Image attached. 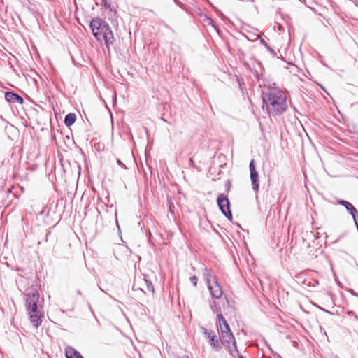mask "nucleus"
Segmentation results:
<instances>
[{"mask_svg": "<svg viewBox=\"0 0 358 358\" xmlns=\"http://www.w3.org/2000/svg\"><path fill=\"white\" fill-rule=\"evenodd\" d=\"M263 109L273 115H278L287 110L288 106L285 93L275 83L264 85L262 90Z\"/></svg>", "mask_w": 358, "mask_h": 358, "instance_id": "nucleus-1", "label": "nucleus"}, {"mask_svg": "<svg viewBox=\"0 0 358 358\" xmlns=\"http://www.w3.org/2000/svg\"><path fill=\"white\" fill-rule=\"evenodd\" d=\"M44 299L37 292H29L25 294L26 310L31 324L38 328L44 318Z\"/></svg>", "mask_w": 358, "mask_h": 358, "instance_id": "nucleus-2", "label": "nucleus"}, {"mask_svg": "<svg viewBox=\"0 0 358 358\" xmlns=\"http://www.w3.org/2000/svg\"><path fill=\"white\" fill-rule=\"evenodd\" d=\"M94 36L97 41H104L108 48L113 43L114 37L108 24L99 17L93 18L90 24Z\"/></svg>", "mask_w": 358, "mask_h": 358, "instance_id": "nucleus-3", "label": "nucleus"}, {"mask_svg": "<svg viewBox=\"0 0 358 358\" xmlns=\"http://www.w3.org/2000/svg\"><path fill=\"white\" fill-rule=\"evenodd\" d=\"M217 203L220 211L229 220H232V213L230 210V202L227 196L220 194L217 198Z\"/></svg>", "mask_w": 358, "mask_h": 358, "instance_id": "nucleus-4", "label": "nucleus"}, {"mask_svg": "<svg viewBox=\"0 0 358 358\" xmlns=\"http://www.w3.org/2000/svg\"><path fill=\"white\" fill-rule=\"evenodd\" d=\"M201 329L206 338L208 341L211 348L216 351L220 350L221 349L220 337H217L213 331L208 330L205 327H201Z\"/></svg>", "mask_w": 358, "mask_h": 358, "instance_id": "nucleus-5", "label": "nucleus"}, {"mask_svg": "<svg viewBox=\"0 0 358 358\" xmlns=\"http://www.w3.org/2000/svg\"><path fill=\"white\" fill-rule=\"evenodd\" d=\"M250 172V180L252 182V187L254 191L257 192L259 190V174L255 169V160L252 159L249 165Z\"/></svg>", "mask_w": 358, "mask_h": 358, "instance_id": "nucleus-6", "label": "nucleus"}, {"mask_svg": "<svg viewBox=\"0 0 358 358\" xmlns=\"http://www.w3.org/2000/svg\"><path fill=\"white\" fill-rule=\"evenodd\" d=\"M208 288L213 298L218 299L222 297L223 292L217 278H214V281L208 285Z\"/></svg>", "mask_w": 358, "mask_h": 358, "instance_id": "nucleus-7", "label": "nucleus"}, {"mask_svg": "<svg viewBox=\"0 0 358 358\" xmlns=\"http://www.w3.org/2000/svg\"><path fill=\"white\" fill-rule=\"evenodd\" d=\"M338 203L344 206L345 209L349 212V213L352 215L355 224H357V217L358 216V212L355 207L350 202L343 200L338 199L337 201Z\"/></svg>", "mask_w": 358, "mask_h": 358, "instance_id": "nucleus-8", "label": "nucleus"}, {"mask_svg": "<svg viewBox=\"0 0 358 358\" xmlns=\"http://www.w3.org/2000/svg\"><path fill=\"white\" fill-rule=\"evenodd\" d=\"M5 99L10 103H18L22 104L24 101L22 96L13 92H6L5 93Z\"/></svg>", "mask_w": 358, "mask_h": 358, "instance_id": "nucleus-9", "label": "nucleus"}, {"mask_svg": "<svg viewBox=\"0 0 358 358\" xmlns=\"http://www.w3.org/2000/svg\"><path fill=\"white\" fill-rule=\"evenodd\" d=\"M221 332H222V336L224 342L227 343L229 345L230 343H232L233 347L234 348V349L236 350H237L236 343L234 336L232 332L231 331V330L222 331Z\"/></svg>", "mask_w": 358, "mask_h": 358, "instance_id": "nucleus-10", "label": "nucleus"}, {"mask_svg": "<svg viewBox=\"0 0 358 358\" xmlns=\"http://www.w3.org/2000/svg\"><path fill=\"white\" fill-rule=\"evenodd\" d=\"M65 355L66 358H84L78 351L71 346L66 348Z\"/></svg>", "mask_w": 358, "mask_h": 358, "instance_id": "nucleus-11", "label": "nucleus"}, {"mask_svg": "<svg viewBox=\"0 0 358 358\" xmlns=\"http://www.w3.org/2000/svg\"><path fill=\"white\" fill-rule=\"evenodd\" d=\"M203 276L207 285L214 281V278H217L215 275H212L211 271L207 268H205L203 271Z\"/></svg>", "mask_w": 358, "mask_h": 358, "instance_id": "nucleus-12", "label": "nucleus"}, {"mask_svg": "<svg viewBox=\"0 0 358 358\" xmlns=\"http://www.w3.org/2000/svg\"><path fill=\"white\" fill-rule=\"evenodd\" d=\"M76 120V116L74 113H69L64 117V123L67 127L73 125Z\"/></svg>", "mask_w": 358, "mask_h": 358, "instance_id": "nucleus-13", "label": "nucleus"}, {"mask_svg": "<svg viewBox=\"0 0 358 358\" xmlns=\"http://www.w3.org/2000/svg\"><path fill=\"white\" fill-rule=\"evenodd\" d=\"M203 20H204V22H206L207 23V24L212 26L215 30H217L218 31V27L215 24L213 20L211 17L205 15Z\"/></svg>", "mask_w": 358, "mask_h": 358, "instance_id": "nucleus-14", "label": "nucleus"}, {"mask_svg": "<svg viewBox=\"0 0 358 358\" xmlns=\"http://www.w3.org/2000/svg\"><path fill=\"white\" fill-rule=\"evenodd\" d=\"M144 281H145V283L146 285V287H147V289L151 292H154L155 289H154V287L151 282V281L148 280L147 279V276H145L144 278H143Z\"/></svg>", "mask_w": 358, "mask_h": 358, "instance_id": "nucleus-15", "label": "nucleus"}, {"mask_svg": "<svg viewBox=\"0 0 358 358\" xmlns=\"http://www.w3.org/2000/svg\"><path fill=\"white\" fill-rule=\"evenodd\" d=\"M260 43L261 44H262L271 53L273 54V55H275V50L271 48L268 44L264 40V39H261L260 40Z\"/></svg>", "mask_w": 358, "mask_h": 358, "instance_id": "nucleus-16", "label": "nucleus"}, {"mask_svg": "<svg viewBox=\"0 0 358 358\" xmlns=\"http://www.w3.org/2000/svg\"><path fill=\"white\" fill-rule=\"evenodd\" d=\"M217 317H218V320H219V324L220 327H222V325L223 326L224 323H227L226 320L224 319V317H223L222 314L221 313H220L218 315H217Z\"/></svg>", "mask_w": 358, "mask_h": 358, "instance_id": "nucleus-17", "label": "nucleus"}, {"mask_svg": "<svg viewBox=\"0 0 358 358\" xmlns=\"http://www.w3.org/2000/svg\"><path fill=\"white\" fill-rule=\"evenodd\" d=\"M319 284V282L317 280H315V279H312V281H310L309 283H308V286H312V287H315L317 285H318Z\"/></svg>", "mask_w": 358, "mask_h": 358, "instance_id": "nucleus-18", "label": "nucleus"}, {"mask_svg": "<svg viewBox=\"0 0 358 358\" xmlns=\"http://www.w3.org/2000/svg\"><path fill=\"white\" fill-rule=\"evenodd\" d=\"M189 280H190L191 282L192 283V285L194 287H196L197 281H198L197 278L196 276H192V277H190Z\"/></svg>", "mask_w": 358, "mask_h": 358, "instance_id": "nucleus-19", "label": "nucleus"}, {"mask_svg": "<svg viewBox=\"0 0 358 358\" xmlns=\"http://www.w3.org/2000/svg\"><path fill=\"white\" fill-rule=\"evenodd\" d=\"M210 306L213 313L217 312V308L216 307V303L215 301H213L212 303H210Z\"/></svg>", "mask_w": 358, "mask_h": 358, "instance_id": "nucleus-20", "label": "nucleus"}, {"mask_svg": "<svg viewBox=\"0 0 358 358\" xmlns=\"http://www.w3.org/2000/svg\"><path fill=\"white\" fill-rule=\"evenodd\" d=\"M221 331H229L230 328L227 323H224V325L220 327Z\"/></svg>", "mask_w": 358, "mask_h": 358, "instance_id": "nucleus-21", "label": "nucleus"}, {"mask_svg": "<svg viewBox=\"0 0 358 358\" xmlns=\"http://www.w3.org/2000/svg\"><path fill=\"white\" fill-rule=\"evenodd\" d=\"M132 289H133L134 291H136H136H140V292H142V293H145V292H144V291H143L141 288H140V287H136V284H134V285H133Z\"/></svg>", "mask_w": 358, "mask_h": 358, "instance_id": "nucleus-22", "label": "nucleus"}, {"mask_svg": "<svg viewBox=\"0 0 358 358\" xmlns=\"http://www.w3.org/2000/svg\"><path fill=\"white\" fill-rule=\"evenodd\" d=\"M102 3L106 8H109L110 7V3L107 0H102Z\"/></svg>", "mask_w": 358, "mask_h": 358, "instance_id": "nucleus-23", "label": "nucleus"}, {"mask_svg": "<svg viewBox=\"0 0 358 358\" xmlns=\"http://www.w3.org/2000/svg\"><path fill=\"white\" fill-rule=\"evenodd\" d=\"M348 292L353 296H358V294L356 293L353 289H349Z\"/></svg>", "mask_w": 358, "mask_h": 358, "instance_id": "nucleus-24", "label": "nucleus"}, {"mask_svg": "<svg viewBox=\"0 0 358 358\" xmlns=\"http://www.w3.org/2000/svg\"><path fill=\"white\" fill-rule=\"evenodd\" d=\"M348 315H355V319H356V320H358L357 316V315H355V313H354L352 311H348Z\"/></svg>", "mask_w": 358, "mask_h": 358, "instance_id": "nucleus-25", "label": "nucleus"}, {"mask_svg": "<svg viewBox=\"0 0 358 358\" xmlns=\"http://www.w3.org/2000/svg\"><path fill=\"white\" fill-rule=\"evenodd\" d=\"M117 164L122 167L125 166L124 164L120 159H117Z\"/></svg>", "mask_w": 358, "mask_h": 358, "instance_id": "nucleus-26", "label": "nucleus"}, {"mask_svg": "<svg viewBox=\"0 0 358 358\" xmlns=\"http://www.w3.org/2000/svg\"><path fill=\"white\" fill-rule=\"evenodd\" d=\"M178 358H193V357H190L189 356L185 355L180 356Z\"/></svg>", "mask_w": 358, "mask_h": 358, "instance_id": "nucleus-27", "label": "nucleus"}, {"mask_svg": "<svg viewBox=\"0 0 358 358\" xmlns=\"http://www.w3.org/2000/svg\"><path fill=\"white\" fill-rule=\"evenodd\" d=\"M189 163H190V164H192V165L193 164L194 161H193L192 158H190V159H189Z\"/></svg>", "mask_w": 358, "mask_h": 358, "instance_id": "nucleus-28", "label": "nucleus"}, {"mask_svg": "<svg viewBox=\"0 0 358 358\" xmlns=\"http://www.w3.org/2000/svg\"><path fill=\"white\" fill-rule=\"evenodd\" d=\"M78 292V294L79 295H81V292H80V290H78V292Z\"/></svg>", "mask_w": 358, "mask_h": 358, "instance_id": "nucleus-29", "label": "nucleus"}, {"mask_svg": "<svg viewBox=\"0 0 358 358\" xmlns=\"http://www.w3.org/2000/svg\"><path fill=\"white\" fill-rule=\"evenodd\" d=\"M220 16H221L222 17H224V15H223V14H222V13H220Z\"/></svg>", "mask_w": 358, "mask_h": 358, "instance_id": "nucleus-30", "label": "nucleus"}, {"mask_svg": "<svg viewBox=\"0 0 358 358\" xmlns=\"http://www.w3.org/2000/svg\"><path fill=\"white\" fill-rule=\"evenodd\" d=\"M238 358H244L242 355H240Z\"/></svg>", "mask_w": 358, "mask_h": 358, "instance_id": "nucleus-31", "label": "nucleus"}, {"mask_svg": "<svg viewBox=\"0 0 358 358\" xmlns=\"http://www.w3.org/2000/svg\"><path fill=\"white\" fill-rule=\"evenodd\" d=\"M281 358V357H280Z\"/></svg>", "mask_w": 358, "mask_h": 358, "instance_id": "nucleus-32", "label": "nucleus"}]
</instances>
